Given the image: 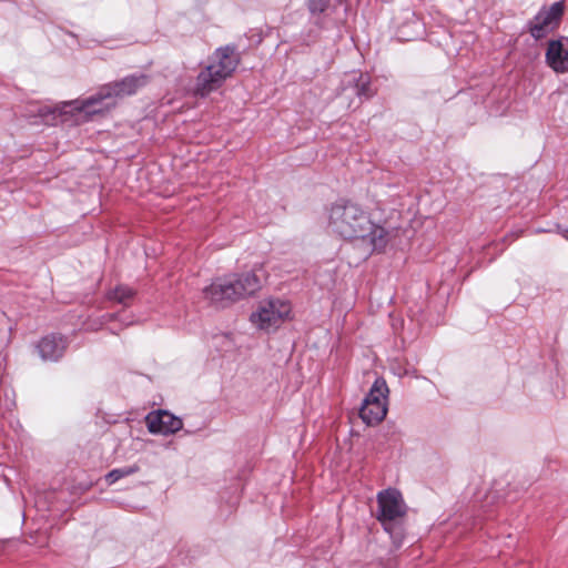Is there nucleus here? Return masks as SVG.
I'll use <instances>...</instances> for the list:
<instances>
[{"instance_id":"6","label":"nucleus","mask_w":568,"mask_h":568,"mask_svg":"<svg viewBox=\"0 0 568 568\" xmlns=\"http://www.w3.org/2000/svg\"><path fill=\"white\" fill-rule=\"evenodd\" d=\"M564 14L562 0L554 2L550 7L542 6L532 19L527 21L526 30L535 40H541L559 28Z\"/></svg>"},{"instance_id":"11","label":"nucleus","mask_w":568,"mask_h":568,"mask_svg":"<svg viewBox=\"0 0 568 568\" xmlns=\"http://www.w3.org/2000/svg\"><path fill=\"white\" fill-rule=\"evenodd\" d=\"M564 40L568 42V38L565 37L550 40L545 54L546 63L556 73L568 72V50L564 48Z\"/></svg>"},{"instance_id":"19","label":"nucleus","mask_w":568,"mask_h":568,"mask_svg":"<svg viewBox=\"0 0 568 568\" xmlns=\"http://www.w3.org/2000/svg\"><path fill=\"white\" fill-rule=\"evenodd\" d=\"M556 232L568 239V227L564 229L560 224H556Z\"/></svg>"},{"instance_id":"18","label":"nucleus","mask_w":568,"mask_h":568,"mask_svg":"<svg viewBox=\"0 0 568 568\" xmlns=\"http://www.w3.org/2000/svg\"><path fill=\"white\" fill-rule=\"evenodd\" d=\"M332 0H308L307 9L311 14L316 16L326 11Z\"/></svg>"},{"instance_id":"3","label":"nucleus","mask_w":568,"mask_h":568,"mask_svg":"<svg viewBox=\"0 0 568 568\" xmlns=\"http://www.w3.org/2000/svg\"><path fill=\"white\" fill-rule=\"evenodd\" d=\"M260 288V277L254 271H248L215 278L203 288V297L216 308H226L240 300L254 295Z\"/></svg>"},{"instance_id":"17","label":"nucleus","mask_w":568,"mask_h":568,"mask_svg":"<svg viewBox=\"0 0 568 568\" xmlns=\"http://www.w3.org/2000/svg\"><path fill=\"white\" fill-rule=\"evenodd\" d=\"M139 469H140V467L138 465L114 468L105 475V477H104L105 483L109 486H111V485L115 484L118 480H120L121 478H124V477H128V476H131V475L138 473Z\"/></svg>"},{"instance_id":"16","label":"nucleus","mask_w":568,"mask_h":568,"mask_svg":"<svg viewBox=\"0 0 568 568\" xmlns=\"http://www.w3.org/2000/svg\"><path fill=\"white\" fill-rule=\"evenodd\" d=\"M388 386L384 378H376L373 383L368 394L365 396L364 400L369 402H386L388 394Z\"/></svg>"},{"instance_id":"4","label":"nucleus","mask_w":568,"mask_h":568,"mask_svg":"<svg viewBox=\"0 0 568 568\" xmlns=\"http://www.w3.org/2000/svg\"><path fill=\"white\" fill-rule=\"evenodd\" d=\"M235 51L236 47L234 44L220 47L214 51V61L196 77L195 94L206 97L233 74L241 61L240 54Z\"/></svg>"},{"instance_id":"12","label":"nucleus","mask_w":568,"mask_h":568,"mask_svg":"<svg viewBox=\"0 0 568 568\" xmlns=\"http://www.w3.org/2000/svg\"><path fill=\"white\" fill-rule=\"evenodd\" d=\"M343 84L345 85L343 90L351 89L361 100H368L376 93V90L372 87L371 75L361 71L351 72Z\"/></svg>"},{"instance_id":"1","label":"nucleus","mask_w":568,"mask_h":568,"mask_svg":"<svg viewBox=\"0 0 568 568\" xmlns=\"http://www.w3.org/2000/svg\"><path fill=\"white\" fill-rule=\"evenodd\" d=\"M151 80L149 74L139 72L126 75L118 81H112L101 85L98 91L83 100H73L64 102L60 110V115L75 116L77 121L88 122L94 115L103 114L115 106L114 102H108L112 99H123L135 94L144 88Z\"/></svg>"},{"instance_id":"7","label":"nucleus","mask_w":568,"mask_h":568,"mask_svg":"<svg viewBox=\"0 0 568 568\" xmlns=\"http://www.w3.org/2000/svg\"><path fill=\"white\" fill-rule=\"evenodd\" d=\"M291 305L282 300H267L260 303L257 310L250 316L253 325L260 329L278 327L290 315Z\"/></svg>"},{"instance_id":"13","label":"nucleus","mask_w":568,"mask_h":568,"mask_svg":"<svg viewBox=\"0 0 568 568\" xmlns=\"http://www.w3.org/2000/svg\"><path fill=\"white\" fill-rule=\"evenodd\" d=\"M386 414V402L363 400V404L359 408V417L368 426L377 425L381 423L385 418Z\"/></svg>"},{"instance_id":"10","label":"nucleus","mask_w":568,"mask_h":568,"mask_svg":"<svg viewBox=\"0 0 568 568\" xmlns=\"http://www.w3.org/2000/svg\"><path fill=\"white\" fill-rule=\"evenodd\" d=\"M68 347L67 339L60 334L43 336L37 344V349L43 361L58 362Z\"/></svg>"},{"instance_id":"9","label":"nucleus","mask_w":568,"mask_h":568,"mask_svg":"<svg viewBox=\"0 0 568 568\" xmlns=\"http://www.w3.org/2000/svg\"><path fill=\"white\" fill-rule=\"evenodd\" d=\"M145 419L151 434L170 435L183 427L182 419L168 410L152 412Z\"/></svg>"},{"instance_id":"8","label":"nucleus","mask_w":568,"mask_h":568,"mask_svg":"<svg viewBox=\"0 0 568 568\" xmlns=\"http://www.w3.org/2000/svg\"><path fill=\"white\" fill-rule=\"evenodd\" d=\"M396 37L399 41H414L425 33V24L412 9L402 10L394 18Z\"/></svg>"},{"instance_id":"14","label":"nucleus","mask_w":568,"mask_h":568,"mask_svg":"<svg viewBox=\"0 0 568 568\" xmlns=\"http://www.w3.org/2000/svg\"><path fill=\"white\" fill-rule=\"evenodd\" d=\"M101 320L103 324L119 322L120 325L118 329L114 326L109 328L112 334H118V331H121L134 323L133 314L126 312L106 313L101 316Z\"/></svg>"},{"instance_id":"15","label":"nucleus","mask_w":568,"mask_h":568,"mask_svg":"<svg viewBox=\"0 0 568 568\" xmlns=\"http://www.w3.org/2000/svg\"><path fill=\"white\" fill-rule=\"evenodd\" d=\"M134 296L135 291L133 288L125 285H119L110 292L109 300L122 304L123 306H129L132 304Z\"/></svg>"},{"instance_id":"5","label":"nucleus","mask_w":568,"mask_h":568,"mask_svg":"<svg viewBox=\"0 0 568 568\" xmlns=\"http://www.w3.org/2000/svg\"><path fill=\"white\" fill-rule=\"evenodd\" d=\"M378 515L377 520L382 524L398 548L405 538L403 518L406 516L407 507L402 494L394 488L379 491L377 495Z\"/></svg>"},{"instance_id":"20","label":"nucleus","mask_w":568,"mask_h":568,"mask_svg":"<svg viewBox=\"0 0 568 568\" xmlns=\"http://www.w3.org/2000/svg\"><path fill=\"white\" fill-rule=\"evenodd\" d=\"M556 232L568 239V227L564 229L560 224H556Z\"/></svg>"},{"instance_id":"21","label":"nucleus","mask_w":568,"mask_h":568,"mask_svg":"<svg viewBox=\"0 0 568 568\" xmlns=\"http://www.w3.org/2000/svg\"><path fill=\"white\" fill-rule=\"evenodd\" d=\"M551 230H544V229H539L537 230V233H545V232H550Z\"/></svg>"},{"instance_id":"2","label":"nucleus","mask_w":568,"mask_h":568,"mask_svg":"<svg viewBox=\"0 0 568 568\" xmlns=\"http://www.w3.org/2000/svg\"><path fill=\"white\" fill-rule=\"evenodd\" d=\"M329 227L345 240L367 241L372 251H382L388 243V232L372 222L371 216L358 204L339 200L329 210Z\"/></svg>"}]
</instances>
